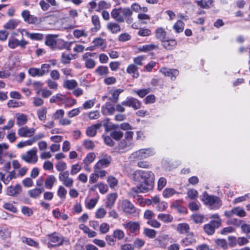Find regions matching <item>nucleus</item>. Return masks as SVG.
Listing matches in <instances>:
<instances>
[{"label": "nucleus", "mask_w": 250, "mask_h": 250, "mask_svg": "<svg viewBox=\"0 0 250 250\" xmlns=\"http://www.w3.org/2000/svg\"><path fill=\"white\" fill-rule=\"evenodd\" d=\"M133 181L140 182L132 190L136 193H146L152 189L154 183V174L150 171L137 170L132 175Z\"/></svg>", "instance_id": "f257e3e1"}, {"label": "nucleus", "mask_w": 250, "mask_h": 250, "mask_svg": "<svg viewBox=\"0 0 250 250\" xmlns=\"http://www.w3.org/2000/svg\"><path fill=\"white\" fill-rule=\"evenodd\" d=\"M132 14V11L128 7L115 8L111 12V17L118 22H124L125 18Z\"/></svg>", "instance_id": "f03ea898"}, {"label": "nucleus", "mask_w": 250, "mask_h": 250, "mask_svg": "<svg viewBox=\"0 0 250 250\" xmlns=\"http://www.w3.org/2000/svg\"><path fill=\"white\" fill-rule=\"evenodd\" d=\"M202 201L205 205L208 206L211 209H218L222 205V201L219 197L209 195L206 191L203 194Z\"/></svg>", "instance_id": "7ed1b4c3"}, {"label": "nucleus", "mask_w": 250, "mask_h": 250, "mask_svg": "<svg viewBox=\"0 0 250 250\" xmlns=\"http://www.w3.org/2000/svg\"><path fill=\"white\" fill-rule=\"evenodd\" d=\"M121 208L125 213L133 217H137L139 215L140 210L136 208L131 202L127 200L122 201Z\"/></svg>", "instance_id": "20e7f679"}, {"label": "nucleus", "mask_w": 250, "mask_h": 250, "mask_svg": "<svg viewBox=\"0 0 250 250\" xmlns=\"http://www.w3.org/2000/svg\"><path fill=\"white\" fill-rule=\"evenodd\" d=\"M47 236L51 242L56 244V245L58 246H62L63 244L68 245L70 244L69 239L56 232L48 234Z\"/></svg>", "instance_id": "39448f33"}, {"label": "nucleus", "mask_w": 250, "mask_h": 250, "mask_svg": "<svg viewBox=\"0 0 250 250\" xmlns=\"http://www.w3.org/2000/svg\"><path fill=\"white\" fill-rule=\"evenodd\" d=\"M221 225V220H211L209 223L205 224L204 226L205 232L208 235H212L215 229H218Z\"/></svg>", "instance_id": "423d86ee"}, {"label": "nucleus", "mask_w": 250, "mask_h": 250, "mask_svg": "<svg viewBox=\"0 0 250 250\" xmlns=\"http://www.w3.org/2000/svg\"><path fill=\"white\" fill-rule=\"evenodd\" d=\"M28 42L24 39L19 40L14 37H10L8 39V46L12 49L16 48L18 46H20L22 49L25 48Z\"/></svg>", "instance_id": "0eeeda50"}, {"label": "nucleus", "mask_w": 250, "mask_h": 250, "mask_svg": "<svg viewBox=\"0 0 250 250\" xmlns=\"http://www.w3.org/2000/svg\"><path fill=\"white\" fill-rule=\"evenodd\" d=\"M37 149L33 148L21 156V159L28 163L35 164L38 161Z\"/></svg>", "instance_id": "6e6552de"}, {"label": "nucleus", "mask_w": 250, "mask_h": 250, "mask_svg": "<svg viewBox=\"0 0 250 250\" xmlns=\"http://www.w3.org/2000/svg\"><path fill=\"white\" fill-rule=\"evenodd\" d=\"M122 104L125 106L132 107L134 110H137L141 107L142 103L135 98L127 97L125 101L122 102Z\"/></svg>", "instance_id": "1a4fd4ad"}, {"label": "nucleus", "mask_w": 250, "mask_h": 250, "mask_svg": "<svg viewBox=\"0 0 250 250\" xmlns=\"http://www.w3.org/2000/svg\"><path fill=\"white\" fill-rule=\"evenodd\" d=\"M154 154V151L153 149L145 148L141 149L137 151L133 154V155L134 157L142 159L152 156Z\"/></svg>", "instance_id": "9d476101"}, {"label": "nucleus", "mask_w": 250, "mask_h": 250, "mask_svg": "<svg viewBox=\"0 0 250 250\" xmlns=\"http://www.w3.org/2000/svg\"><path fill=\"white\" fill-rule=\"evenodd\" d=\"M196 242L194 234L193 232H189L186 234V236L181 241V245L184 247H187Z\"/></svg>", "instance_id": "9b49d317"}, {"label": "nucleus", "mask_w": 250, "mask_h": 250, "mask_svg": "<svg viewBox=\"0 0 250 250\" xmlns=\"http://www.w3.org/2000/svg\"><path fill=\"white\" fill-rule=\"evenodd\" d=\"M160 71L165 76L170 77L172 81H174L179 74V71L177 69L162 67Z\"/></svg>", "instance_id": "f8f14e48"}, {"label": "nucleus", "mask_w": 250, "mask_h": 250, "mask_svg": "<svg viewBox=\"0 0 250 250\" xmlns=\"http://www.w3.org/2000/svg\"><path fill=\"white\" fill-rule=\"evenodd\" d=\"M124 228L128 230L131 233L137 234L140 230V225L138 222L129 221L123 224Z\"/></svg>", "instance_id": "ddd939ff"}, {"label": "nucleus", "mask_w": 250, "mask_h": 250, "mask_svg": "<svg viewBox=\"0 0 250 250\" xmlns=\"http://www.w3.org/2000/svg\"><path fill=\"white\" fill-rule=\"evenodd\" d=\"M21 16L24 21L29 24H36L38 22L37 17L31 15L27 10H24L21 12Z\"/></svg>", "instance_id": "4468645a"}, {"label": "nucleus", "mask_w": 250, "mask_h": 250, "mask_svg": "<svg viewBox=\"0 0 250 250\" xmlns=\"http://www.w3.org/2000/svg\"><path fill=\"white\" fill-rule=\"evenodd\" d=\"M117 197L118 194L116 193L109 194L107 196L106 201L105 203V207L107 208H111L114 205Z\"/></svg>", "instance_id": "2eb2a0df"}, {"label": "nucleus", "mask_w": 250, "mask_h": 250, "mask_svg": "<svg viewBox=\"0 0 250 250\" xmlns=\"http://www.w3.org/2000/svg\"><path fill=\"white\" fill-rule=\"evenodd\" d=\"M21 191V186L17 184L15 186H9L7 188L6 193L9 196H15L19 194Z\"/></svg>", "instance_id": "dca6fc26"}, {"label": "nucleus", "mask_w": 250, "mask_h": 250, "mask_svg": "<svg viewBox=\"0 0 250 250\" xmlns=\"http://www.w3.org/2000/svg\"><path fill=\"white\" fill-rule=\"evenodd\" d=\"M126 72L130 75L133 78H138L140 73L138 71V67L135 64H130L126 68Z\"/></svg>", "instance_id": "f3484780"}, {"label": "nucleus", "mask_w": 250, "mask_h": 250, "mask_svg": "<svg viewBox=\"0 0 250 250\" xmlns=\"http://www.w3.org/2000/svg\"><path fill=\"white\" fill-rule=\"evenodd\" d=\"M111 161V158L108 156L105 158L99 160L95 165V169H100L102 167H106L108 166Z\"/></svg>", "instance_id": "a211bd4d"}, {"label": "nucleus", "mask_w": 250, "mask_h": 250, "mask_svg": "<svg viewBox=\"0 0 250 250\" xmlns=\"http://www.w3.org/2000/svg\"><path fill=\"white\" fill-rule=\"evenodd\" d=\"M162 45L167 50H172L177 45V41L174 39H165L162 42Z\"/></svg>", "instance_id": "6ab92c4d"}, {"label": "nucleus", "mask_w": 250, "mask_h": 250, "mask_svg": "<svg viewBox=\"0 0 250 250\" xmlns=\"http://www.w3.org/2000/svg\"><path fill=\"white\" fill-rule=\"evenodd\" d=\"M34 129H29L27 126L20 128L18 130V135L21 137H30L32 135L34 132Z\"/></svg>", "instance_id": "aec40b11"}, {"label": "nucleus", "mask_w": 250, "mask_h": 250, "mask_svg": "<svg viewBox=\"0 0 250 250\" xmlns=\"http://www.w3.org/2000/svg\"><path fill=\"white\" fill-rule=\"evenodd\" d=\"M57 37L56 35H47L45 37V44L51 48H54L56 45V38Z\"/></svg>", "instance_id": "412c9836"}, {"label": "nucleus", "mask_w": 250, "mask_h": 250, "mask_svg": "<svg viewBox=\"0 0 250 250\" xmlns=\"http://www.w3.org/2000/svg\"><path fill=\"white\" fill-rule=\"evenodd\" d=\"M20 21L17 19H11L3 26L6 29L13 30L15 29L20 23Z\"/></svg>", "instance_id": "4be33fe9"}, {"label": "nucleus", "mask_w": 250, "mask_h": 250, "mask_svg": "<svg viewBox=\"0 0 250 250\" xmlns=\"http://www.w3.org/2000/svg\"><path fill=\"white\" fill-rule=\"evenodd\" d=\"M189 226L187 223H180L177 226L176 230L180 234H184L189 232Z\"/></svg>", "instance_id": "5701e85b"}, {"label": "nucleus", "mask_w": 250, "mask_h": 250, "mask_svg": "<svg viewBox=\"0 0 250 250\" xmlns=\"http://www.w3.org/2000/svg\"><path fill=\"white\" fill-rule=\"evenodd\" d=\"M25 32V35L31 39L33 40L41 41L43 38V35L41 33H30L25 29H22L21 33L22 34V32Z\"/></svg>", "instance_id": "b1692460"}, {"label": "nucleus", "mask_w": 250, "mask_h": 250, "mask_svg": "<svg viewBox=\"0 0 250 250\" xmlns=\"http://www.w3.org/2000/svg\"><path fill=\"white\" fill-rule=\"evenodd\" d=\"M107 29L112 34H116L121 31L120 25L115 22H109L107 24Z\"/></svg>", "instance_id": "393cba45"}, {"label": "nucleus", "mask_w": 250, "mask_h": 250, "mask_svg": "<svg viewBox=\"0 0 250 250\" xmlns=\"http://www.w3.org/2000/svg\"><path fill=\"white\" fill-rule=\"evenodd\" d=\"M167 32L162 27L158 28L155 31L156 38L161 42L166 39Z\"/></svg>", "instance_id": "a878e982"}, {"label": "nucleus", "mask_w": 250, "mask_h": 250, "mask_svg": "<svg viewBox=\"0 0 250 250\" xmlns=\"http://www.w3.org/2000/svg\"><path fill=\"white\" fill-rule=\"evenodd\" d=\"M92 22L94 27L91 28L92 32H97L101 28V24L99 18L97 15H94L91 18Z\"/></svg>", "instance_id": "bb28decb"}, {"label": "nucleus", "mask_w": 250, "mask_h": 250, "mask_svg": "<svg viewBox=\"0 0 250 250\" xmlns=\"http://www.w3.org/2000/svg\"><path fill=\"white\" fill-rule=\"evenodd\" d=\"M56 181V179L54 175H48L45 180V187L47 189H51Z\"/></svg>", "instance_id": "cd10ccee"}, {"label": "nucleus", "mask_w": 250, "mask_h": 250, "mask_svg": "<svg viewBox=\"0 0 250 250\" xmlns=\"http://www.w3.org/2000/svg\"><path fill=\"white\" fill-rule=\"evenodd\" d=\"M157 218L161 221L166 223H169L171 222L173 218L172 215L169 214L160 213L158 215Z\"/></svg>", "instance_id": "c85d7f7f"}, {"label": "nucleus", "mask_w": 250, "mask_h": 250, "mask_svg": "<svg viewBox=\"0 0 250 250\" xmlns=\"http://www.w3.org/2000/svg\"><path fill=\"white\" fill-rule=\"evenodd\" d=\"M43 190V188H35L33 189L29 190L28 191V193L30 197L33 198H37L42 194Z\"/></svg>", "instance_id": "c756f323"}, {"label": "nucleus", "mask_w": 250, "mask_h": 250, "mask_svg": "<svg viewBox=\"0 0 250 250\" xmlns=\"http://www.w3.org/2000/svg\"><path fill=\"white\" fill-rule=\"evenodd\" d=\"M159 46L157 44H145L140 47L138 50L140 52H146L149 51L158 49Z\"/></svg>", "instance_id": "7c9ffc66"}, {"label": "nucleus", "mask_w": 250, "mask_h": 250, "mask_svg": "<svg viewBox=\"0 0 250 250\" xmlns=\"http://www.w3.org/2000/svg\"><path fill=\"white\" fill-rule=\"evenodd\" d=\"M123 92V89H117L112 92V97H109L108 100L114 103H116L119 101V96L120 93Z\"/></svg>", "instance_id": "2f4dec72"}, {"label": "nucleus", "mask_w": 250, "mask_h": 250, "mask_svg": "<svg viewBox=\"0 0 250 250\" xmlns=\"http://www.w3.org/2000/svg\"><path fill=\"white\" fill-rule=\"evenodd\" d=\"M104 106H104L102 107L103 112H104L105 110H106L108 114L112 115L114 114L115 111V108L110 102H106Z\"/></svg>", "instance_id": "473e14b6"}, {"label": "nucleus", "mask_w": 250, "mask_h": 250, "mask_svg": "<svg viewBox=\"0 0 250 250\" xmlns=\"http://www.w3.org/2000/svg\"><path fill=\"white\" fill-rule=\"evenodd\" d=\"M171 207L172 208H176L178 212L180 213L184 214L187 213V208L186 207L180 206L177 201L173 202L171 204Z\"/></svg>", "instance_id": "72a5a7b5"}, {"label": "nucleus", "mask_w": 250, "mask_h": 250, "mask_svg": "<svg viewBox=\"0 0 250 250\" xmlns=\"http://www.w3.org/2000/svg\"><path fill=\"white\" fill-rule=\"evenodd\" d=\"M95 73L99 76L105 75L108 73V69L107 66L101 65L95 69Z\"/></svg>", "instance_id": "f704fd0d"}, {"label": "nucleus", "mask_w": 250, "mask_h": 250, "mask_svg": "<svg viewBox=\"0 0 250 250\" xmlns=\"http://www.w3.org/2000/svg\"><path fill=\"white\" fill-rule=\"evenodd\" d=\"M234 214L240 217H244L246 216V212L241 207H236L233 208Z\"/></svg>", "instance_id": "c9c22d12"}, {"label": "nucleus", "mask_w": 250, "mask_h": 250, "mask_svg": "<svg viewBox=\"0 0 250 250\" xmlns=\"http://www.w3.org/2000/svg\"><path fill=\"white\" fill-rule=\"evenodd\" d=\"M123 132L120 130H113L110 133V136L116 141H119L123 137Z\"/></svg>", "instance_id": "e433bc0d"}, {"label": "nucleus", "mask_w": 250, "mask_h": 250, "mask_svg": "<svg viewBox=\"0 0 250 250\" xmlns=\"http://www.w3.org/2000/svg\"><path fill=\"white\" fill-rule=\"evenodd\" d=\"M63 85L68 89H73L77 86V83L74 80H66L64 82Z\"/></svg>", "instance_id": "4c0bfd02"}, {"label": "nucleus", "mask_w": 250, "mask_h": 250, "mask_svg": "<svg viewBox=\"0 0 250 250\" xmlns=\"http://www.w3.org/2000/svg\"><path fill=\"white\" fill-rule=\"evenodd\" d=\"M95 158V154L94 153L91 152L88 153L85 158L83 160V163L86 166H88L92 162L94 161Z\"/></svg>", "instance_id": "58836bf2"}, {"label": "nucleus", "mask_w": 250, "mask_h": 250, "mask_svg": "<svg viewBox=\"0 0 250 250\" xmlns=\"http://www.w3.org/2000/svg\"><path fill=\"white\" fill-rule=\"evenodd\" d=\"M22 242L30 246L37 248H39V244L30 238L24 237L22 240Z\"/></svg>", "instance_id": "ea45409f"}, {"label": "nucleus", "mask_w": 250, "mask_h": 250, "mask_svg": "<svg viewBox=\"0 0 250 250\" xmlns=\"http://www.w3.org/2000/svg\"><path fill=\"white\" fill-rule=\"evenodd\" d=\"M144 234L149 238L153 239L156 237V231L153 229L145 228Z\"/></svg>", "instance_id": "a19ab883"}, {"label": "nucleus", "mask_w": 250, "mask_h": 250, "mask_svg": "<svg viewBox=\"0 0 250 250\" xmlns=\"http://www.w3.org/2000/svg\"><path fill=\"white\" fill-rule=\"evenodd\" d=\"M50 68V64L48 63L42 64L41 68H40V76L42 77L46 74H47L49 72Z\"/></svg>", "instance_id": "79ce46f5"}, {"label": "nucleus", "mask_w": 250, "mask_h": 250, "mask_svg": "<svg viewBox=\"0 0 250 250\" xmlns=\"http://www.w3.org/2000/svg\"><path fill=\"white\" fill-rule=\"evenodd\" d=\"M185 24L181 20L178 21L173 26V28L177 33H180L183 31Z\"/></svg>", "instance_id": "37998d69"}, {"label": "nucleus", "mask_w": 250, "mask_h": 250, "mask_svg": "<svg viewBox=\"0 0 250 250\" xmlns=\"http://www.w3.org/2000/svg\"><path fill=\"white\" fill-rule=\"evenodd\" d=\"M216 245L223 249V250H227L228 249V244L227 241L224 239H217L215 240Z\"/></svg>", "instance_id": "c03bdc74"}, {"label": "nucleus", "mask_w": 250, "mask_h": 250, "mask_svg": "<svg viewBox=\"0 0 250 250\" xmlns=\"http://www.w3.org/2000/svg\"><path fill=\"white\" fill-rule=\"evenodd\" d=\"M146 59V57L143 55L138 56L136 57H135L133 59V64H135L136 66H142L143 65V62Z\"/></svg>", "instance_id": "a18cd8bd"}, {"label": "nucleus", "mask_w": 250, "mask_h": 250, "mask_svg": "<svg viewBox=\"0 0 250 250\" xmlns=\"http://www.w3.org/2000/svg\"><path fill=\"white\" fill-rule=\"evenodd\" d=\"M176 193L177 192L173 188H167L163 191V195L165 198H169Z\"/></svg>", "instance_id": "49530a36"}, {"label": "nucleus", "mask_w": 250, "mask_h": 250, "mask_svg": "<svg viewBox=\"0 0 250 250\" xmlns=\"http://www.w3.org/2000/svg\"><path fill=\"white\" fill-rule=\"evenodd\" d=\"M29 74L33 77L38 76L41 77L40 76V68H35V67H31L28 70Z\"/></svg>", "instance_id": "de8ad7c7"}, {"label": "nucleus", "mask_w": 250, "mask_h": 250, "mask_svg": "<svg viewBox=\"0 0 250 250\" xmlns=\"http://www.w3.org/2000/svg\"><path fill=\"white\" fill-rule=\"evenodd\" d=\"M95 188H98L99 189V191L101 193L104 194L105 193L108 189V186L106 184H104L103 183H98L94 186Z\"/></svg>", "instance_id": "09e8293b"}, {"label": "nucleus", "mask_w": 250, "mask_h": 250, "mask_svg": "<svg viewBox=\"0 0 250 250\" xmlns=\"http://www.w3.org/2000/svg\"><path fill=\"white\" fill-rule=\"evenodd\" d=\"M73 35L76 38H79L81 37H86L88 35L84 30L76 29L73 31Z\"/></svg>", "instance_id": "8fccbe9b"}, {"label": "nucleus", "mask_w": 250, "mask_h": 250, "mask_svg": "<svg viewBox=\"0 0 250 250\" xmlns=\"http://www.w3.org/2000/svg\"><path fill=\"white\" fill-rule=\"evenodd\" d=\"M106 214V210L104 208H98L95 213V217L101 219L104 218Z\"/></svg>", "instance_id": "3c124183"}, {"label": "nucleus", "mask_w": 250, "mask_h": 250, "mask_svg": "<svg viewBox=\"0 0 250 250\" xmlns=\"http://www.w3.org/2000/svg\"><path fill=\"white\" fill-rule=\"evenodd\" d=\"M83 146L88 150H92L95 147L93 142L90 140H85L83 142Z\"/></svg>", "instance_id": "603ef678"}, {"label": "nucleus", "mask_w": 250, "mask_h": 250, "mask_svg": "<svg viewBox=\"0 0 250 250\" xmlns=\"http://www.w3.org/2000/svg\"><path fill=\"white\" fill-rule=\"evenodd\" d=\"M113 235L115 239L121 240L124 238L125 233L122 230L117 229L114 231Z\"/></svg>", "instance_id": "864d4df0"}, {"label": "nucleus", "mask_w": 250, "mask_h": 250, "mask_svg": "<svg viewBox=\"0 0 250 250\" xmlns=\"http://www.w3.org/2000/svg\"><path fill=\"white\" fill-rule=\"evenodd\" d=\"M0 236L3 239L9 238L11 236V232L7 228H3L0 230Z\"/></svg>", "instance_id": "5fc2aeb1"}, {"label": "nucleus", "mask_w": 250, "mask_h": 250, "mask_svg": "<svg viewBox=\"0 0 250 250\" xmlns=\"http://www.w3.org/2000/svg\"><path fill=\"white\" fill-rule=\"evenodd\" d=\"M27 122V117L24 114H21L17 117V124L19 126L24 125Z\"/></svg>", "instance_id": "6e6d98bb"}, {"label": "nucleus", "mask_w": 250, "mask_h": 250, "mask_svg": "<svg viewBox=\"0 0 250 250\" xmlns=\"http://www.w3.org/2000/svg\"><path fill=\"white\" fill-rule=\"evenodd\" d=\"M242 231L247 234L248 238H250V224H243L241 225Z\"/></svg>", "instance_id": "4d7b16f0"}, {"label": "nucleus", "mask_w": 250, "mask_h": 250, "mask_svg": "<svg viewBox=\"0 0 250 250\" xmlns=\"http://www.w3.org/2000/svg\"><path fill=\"white\" fill-rule=\"evenodd\" d=\"M151 34V31L149 29L140 28L138 32V35L142 37L149 36Z\"/></svg>", "instance_id": "13d9d810"}, {"label": "nucleus", "mask_w": 250, "mask_h": 250, "mask_svg": "<svg viewBox=\"0 0 250 250\" xmlns=\"http://www.w3.org/2000/svg\"><path fill=\"white\" fill-rule=\"evenodd\" d=\"M107 181L111 188H114L118 184V180L113 176L108 177Z\"/></svg>", "instance_id": "bf43d9fd"}, {"label": "nucleus", "mask_w": 250, "mask_h": 250, "mask_svg": "<svg viewBox=\"0 0 250 250\" xmlns=\"http://www.w3.org/2000/svg\"><path fill=\"white\" fill-rule=\"evenodd\" d=\"M46 113L47 110L45 108L39 110L37 112L39 119L41 121H44L46 119Z\"/></svg>", "instance_id": "052dcab7"}, {"label": "nucleus", "mask_w": 250, "mask_h": 250, "mask_svg": "<svg viewBox=\"0 0 250 250\" xmlns=\"http://www.w3.org/2000/svg\"><path fill=\"white\" fill-rule=\"evenodd\" d=\"M17 178L15 171L12 170L9 172V174L5 178L4 184L7 185L9 182L13 179H16Z\"/></svg>", "instance_id": "680f3d73"}, {"label": "nucleus", "mask_w": 250, "mask_h": 250, "mask_svg": "<svg viewBox=\"0 0 250 250\" xmlns=\"http://www.w3.org/2000/svg\"><path fill=\"white\" fill-rule=\"evenodd\" d=\"M188 197L191 200H194L198 196V192L194 189H190L187 192Z\"/></svg>", "instance_id": "e2e57ef3"}, {"label": "nucleus", "mask_w": 250, "mask_h": 250, "mask_svg": "<svg viewBox=\"0 0 250 250\" xmlns=\"http://www.w3.org/2000/svg\"><path fill=\"white\" fill-rule=\"evenodd\" d=\"M3 207L12 212L16 213L17 211L16 208L11 203H6L3 205Z\"/></svg>", "instance_id": "0e129e2a"}, {"label": "nucleus", "mask_w": 250, "mask_h": 250, "mask_svg": "<svg viewBox=\"0 0 250 250\" xmlns=\"http://www.w3.org/2000/svg\"><path fill=\"white\" fill-rule=\"evenodd\" d=\"M130 39H131L130 35L127 33L121 34L119 36V38H118V40L121 42H125L130 40Z\"/></svg>", "instance_id": "69168bd1"}, {"label": "nucleus", "mask_w": 250, "mask_h": 250, "mask_svg": "<svg viewBox=\"0 0 250 250\" xmlns=\"http://www.w3.org/2000/svg\"><path fill=\"white\" fill-rule=\"evenodd\" d=\"M67 194V190L62 186H60L57 191V194L61 198H65Z\"/></svg>", "instance_id": "338daca9"}, {"label": "nucleus", "mask_w": 250, "mask_h": 250, "mask_svg": "<svg viewBox=\"0 0 250 250\" xmlns=\"http://www.w3.org/2000/svg\"><path fill=\"white\" fill-rule=\"evenodd\" d=\"M97 131L92 125L87 127L86 130V134L90 137L95 136L96 134Z\"/></svg>", "instance_id": "774afa93"}]
</instances>
